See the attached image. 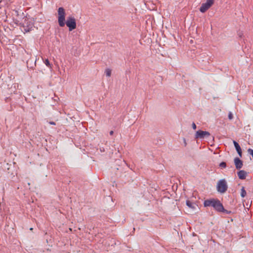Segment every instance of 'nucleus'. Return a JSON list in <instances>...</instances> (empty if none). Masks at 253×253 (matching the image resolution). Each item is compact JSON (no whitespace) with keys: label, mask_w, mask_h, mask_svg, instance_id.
Returning a JSON list of instances; mask_svg holds the SVG:
<instances>
[{"label":"nucleus","mask_w":253,"mask_h":253,"mask_svg":"<svg viewBox=\"0 0 253 253\" xmlns=\"http://www.w3.org/2000/svg\"><path fill=\"white\" fill-rule=\"evenodd\" d=\"M192 127L194 129H196V125L194 123H192Z\"/></svg>","instance_id":"nucleus-18"},{"label":"nucleus","mask_w":253,"mask_h":253,"mask_svg":"<svg viewBox=\"0 0 253 253\" xmlns=\"http://www.w3.org/2000/svg\"><path fill=\"white\" fill-rule=\"evenodd\" d=\"M23 30L25 32H28L31 31L33 28V24L31 21H29L28 19L25 20L23 23Z\"/></svg>","instance_id":"nucleus-7"},{"label":"nucleus","mask_w":253,"mask_h":253,"mask_svg":"<svg viewBox=\"0 0 253 253\" xmlns=\"http://www.w3.org/2000/svg\"><path fill=\"white\" fill-rule=\"evenodd\" d=\"M248 152L253 158V149L250 148L248 150Z\"/></svg>","instance_id":"nucleus-16"},{"label":"nucleus","mask_w":253,"mask_h":253,"mask_svg":"<svg viewBox=\"0 0 253 253\" xmlns=\"http://www.w3.org/2000/svg\"><path fill=\"white\" fill-rule=\"evenodd\" d=\"M105 74L107 77H110L111 75V70L109 69H107L105 70Z\"/></svg>","instance_id":"nucleus-13"},{"label":"nucleus","mask_w":253,"mask_h":253,"mask_svg":"<svg viewBox=\"0 0 253 253\" xmlns=\"http://www.w3.org/2000/svg\"><path fill=\"white\" fill-rule=\"evenodd\" d=\"M113 133H114V132H113V131H111L110 132V135H112V134H113Z\"/></svg>","instance_id":"nucleus-20"},{"label":"nucleus","mask_w":253,"mask_h":253,"mask_svg":"<svg viewBox=\"0 0 253 253\" xmlns=\"http://www.w3.org/2000/svg\"><path fill=\"white\" fill-rule=\"evenodd\" d=\"M227 188L228 186L225 179H222L217 182L216 189L218 192L224 193L226 191Z\"/></svg>","instance_id":"nucleus-3"},{"label":"nucleus","mask_w":253,"mask_h":253,"mask_svg":"<svg viewBox=\"0 0 253 253\" xmlns=\"http://www.w3.org/2000/svg\"><path fill=\"white\" fill-rule=\"evenodd\" d=\"M246 195V192L245 190V188L244 187H242L241 189V196L242 197L244 198Z\"/></svg>","instance_id":"nucleus-12"},{"label":"nucleus","mask_w":253,"mask_h":253,"mask_svg":"<svg viewBox=\"0 0 253 253\" xmlns=\"http://www.w3.org/2000/svg\"><path fill=\"white\" fill-rule=\"evenodd\" d=\"M49 123L50 124L53 125H55V123L54 122H50Z\"/></svg>","instance_id":"nucleus-19"},{"label":"nucleus","mask_w":253,"mask_h":253,"mask_svg":"<svg viewBox=\"0 0 253 253\" xmlns=\"http://www.w3.org/2000/svg\"><path fill=\"white\" fill-rule=\"evenodd\" d=\"M65 11L63 7H59L58 9V22L60 27H64L65 25Z\"/></svg>","instance_id":"nucleus-2"},{"label":"nucleus","mask_w":253,"mask_h":253,"mask_svg":"<svg viewBox=\"0 0 253 253\" xmlns=\"http://www.w3.org/2000/svg\"><path fill=\"white\" fill-rule=\"evenodd\" d=\"M186 205L190 209L193 210H195L197 209V205L190 201L189 200H187L186 202Z\"/></svg>","instance_id":"nucleus-9"},{"label":"nucleus","mask_w":253,"mask_h":253,"mask_svg":"<svg viewBox=\"0 0 253 253\" xmlns=\"http://www.w3.org/2000/svg\"><path fill=\"white\" fill-rule=\"evenodd\" d=\"M213 2L214 0H207L206 2L202 4L200 11L202 13L205 12L213 4Z\"/></svg>","instance_id":"nucleus-5"},{"label":"nucleus","mask_w":253,"mask_h":253,"mask_svg":"<svg viewBox=\"0 0 253 253\" xmlns=\"http://www.w3.org/2000/svg\"><path fill=\"white\" fill-rule=\"evenodd\" d=\"M233 143H234V146H235V147L236 148V151L238 152V154H239V155L240 157H241L242 156V151H241V147H240V145L235 141H233Z\"/></svg>","instance_id":"nucleus-10"},{"label":"nucleus","mask_w":253,"mask_h":253,"mask_svg":"<svg viewBox=\"0 0 253 253\" xmlns=\"http://www.w3.org/2000/svg\"><path fill=\"white\" fill-rule=\"evenodd\" d=\"M219 166L221 168H225L226 167V163L225 162H221L219 164Z\"/></svg>","instance_id":"nucleus-15"},{"label":"nucleus","mask_w":253,"mask_h":253,"mask_svg":"<svg viewBox=\"0 0 253 253\" xmlns=\"http://www.w3.org/2000/svg\"><path fill=\"white\" fill-rule=\"evenodd\" d=\"M233 118V114L231 112H230L228 114V118L229 120H232Z\"/></svg>","instance_id":"nucleus-17"},{"label":"nucleus","mask_w":253,"mask_h":253,"mask_svg":"<svg viewBox=\"0 0 253 253\" xmlns=\"http://www.w3.org/2000/svg\"><path fill=\"white\" fill-rule=\"evenodd\" d=\"M246 175H247V172L243 170H240L238 172V176L239 178L241 179H245L246 177Z\"/></svg>","instance_id":"nucleus-11"},{"label":"nucleus","mask_w":253,"mask_h":253,"mask_svg":"<svg viewBox=\"0 0 253 253\" xmlns=\"http://www.w3.org/2000/svg\"><path fill=\"white\" fill-rule=\"evenodd\" d=\"M66 24L69 27V31H71L76 28V23L75 19L73 17H69L67 18Z\"/></svg>","instance_id":"nucleus-4"},{"label":"nucleus","mask_w":253,"mask_h":253,"mask_svg":"<svg viewBox=\"0 0 253 253\" xmlns=\"http://www.w3.org/2000/svg\"><path fill=\"white\" fill-rule=\"evenodd\" d=\"M44 63L48 67L51 68V64H50L48 59H45L44 61Z\"/></svg>","instance_id":"nucleus-14"},{"label":"nucleus","mask_w":253,"mask_h":253,"mask_svg":"<svg viewBox=\"0 0 253 253\" xmlns=\"http://www.w3.org/2000/svg\"><path fill=\"white\" fill-rule=\"evenodd\" d=\"M210 133L208 131L198 130L195 133L196 139H204L209 137Z\"/></svg>","instance_id":"nucleus-6"},{"label":"nucleus","mask_w":253,"mask_h":253,"mask_svg":"<svg viewBox=\"0 0 253 253\" xmlns=\"http://www.w3.org/2000/svg\"><path fill=\"white\" fill-rule=\"evenodd\" d=\"M205 207H212L215 210L218 211H224V209L219 200L214 199L205 200L204 203Z\"/></svg>","instance_id":"nucleus-1"},{"label":"nucleus","mask_w":253,"mask_h":253,"mask_svg":"<svg viewBox=\"0 0 253 253\" xmlns=\"http://www.w3.org/2000/svg\"><path fill=\"white\" fill-rule=\"evenodd\" d=\"M234 163L237 169H240L243 166L242 162L238 158L234 159Z\"/></svg>","instance_id":"nucleus-8"}]
</instances>
